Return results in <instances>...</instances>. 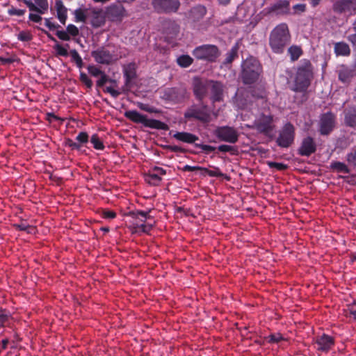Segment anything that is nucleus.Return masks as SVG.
Returning <instances> with one entry per match:
<instances>
[{"mask_svg": "<svg viewBox=\"0 0 356 356\" xmlns=\"http://www.w3.org/2000/svg\"><path fill=\"white\" fill-rule=\"evenodd\" d=\"M127 218L128 228L132 234H149L156 222L149 213L147 211L129 212Z\"/></svg>", "mask_w": 356, "mask_h": 356, "instance_id": "f257e3e1", "label": "nucleus"}, {"mask_svg": "<svg viewBox=\"0 0 356 356\" xmlns=\"http://www.w3.org/2000/svg\"><path fill=\"white\" fill-rule=\"evenodd\" d=\"M313 77L312 65L309 62L300 66L293 76L291 89L296 92H304L310 85Z\"/></svg>", "mask_w": 356, "mask_h": 356, "instance_id": "f03ea898", "label": "nucleus"}, {"mask_svg": "<svg viewBox=\"0 0 356 356\" xmlns=\"http://www.w3.org/2000/svg\"><path fill=\"white\" fill-rule=\"evenodd\" d=\"M290 35L286 24L277 26L270 34V45L275 53H281L289 42Z\"/></svg>", "mask_w": 356, "mask_h": 356, "instance_id": "7ed1b4c3", "label": "nucleus"}, {"mask_svg": "<svg viewBox=\"0 0 356 356\" xmlns=\"http://www.w3.org/2000/svg\"><path fill=\"white\" fill-rule=\"evenodd\" d=\"M242 77L245 83H252L255 81L261 71L258 60L254 58H247L242 65Z\"/></svg>", "mask_w": 356, "mask_h": 356, "instance_id": "20e7f679", "label": "nucleus"}, {"mask_svg": "<svg viewBox=\"0 0 356 356\" xmlns=\"http://www.w3.org/2000/svg\"><path fill=\"white\" fill-rule=\"evenodd\" d=\"M125 116L131 121L141 123L145 127L150 128L164 129L166 125L159 120L148 119L145 115L140 114L136 111H127Z\"/></svg>", "mask_w": 356, "mask_h": 356, "instance_id": "39448f33", "label": "nucleus"}, {"mask_svg": "<svg viewBox=\"0 0 356 356\" xmlns=\"http://www.w3.org/2000/svg\"><path fill=\"white\" fill-rule=\"evenodd\" d=\"M193 55L198 60L213 61L219 56L220 52L215 45L204 44L194 49Z\"/></svg>", "mask_w": 356, "mask_h": 356, "instance_id": "423d86ee", "label": "nucleus"}, {"mask_svg": "<svg viewBox=\"0 0 356 356\" xmlns=\"http://www.w3.org/2000/svg\"><path fill=\"white\" fill-rule=\"evenodd\" d=\"M152 4L159 13L176 12L180 5L178 0H153Z\"/></svg>", "mask_w": 356, "mask_h": 356, "instance_id": "0eeeda50", "label": "nucleus"}, {"mask_svg": "<svg viewBox=\"0 0 356 356\" xmlns=\"http://www.w3.org/2000/svg\"><path fill=\"white\" fill-rule=\"evenodd\" d=\"M215 134L221 140L234 143L238 140V132L230 127H220L216 129Z\"/></svg>", "mask_w": 356, "mask_h": 356, "instance_id": "6e6552de", "label": "nucleus"}, {"mask_svg": "<svg viewBox=\"0 0 356 356\" xmlns=\"http://www.w3.org/2000/svg\"><path fill=\"white\" fill-rule=\"evenodd\" d=\"M106 19V14L102 9L92 8L88 11V19L94 28L104 26Z\"/></svg>", "mask_w": 356, "mask_h": 356, "instance_id": "1a4fd4ad", "label": "nucleus"}, {"mask_svg": "<svg viewBox=\"0 0 356 356\" xmlns=\"http://www.w3.org/2000/svg\"><path fill=\"white\" fill-rule=\"evenodd\" d=\"M294 128L292 124H286L281 131L277 142L282 147H288L293 141Z\"/></svg>", "mask_w": 356, "mask_h": 356, "instance_id": "9d476101", "label": "nucleus"}, {"mask_svg": "<svg viewBox=\"0 0 356 356\" xmlns=\"http://www.w3.org/2000/svg\"><path fill=\"white\" fill-rule=\"evenodd\" d=\"M106 17L112 22H121L127 16L126 10L121 5L113 4L106 8Z\"/></svg>", "mask_w": 356, "mask_h": 356, "instance_id": "9b49d317", "label": "nucleus"}, {"mask_svg": "<svg viewBox=\"0 0 356 356\" xmlns=\"http://www.w3.org/2000/svg\"><path fill=\"white\" fill-rule=\"evenodd\" d=\"M253 127L260 132L268 133L273 128L272 116L268 114H262L255 120Z\"/></svg>", "mask_w": 356, "mask_h": 356, "instance_id": "f8f14e48", "label": "nucleus"}, {"mask_svg": "<svg viewBox=\"0 0 356 356\" xmlns=\"http://www.w3.org/2000/svg\"><path fill=\"white\" fill-rule=\"evenodd\" d=\"M356 76V65L353 66L341 65L338 69V76L342 83H348Z\"/></svg>", "mask_w": 356, "mask_h": 356, "instance_id": "ddd939ff", "label": "nucleus"}, {"mask_svg": "<svg viewBox=\"0 0 356 356\" xmlns=\"http://www.w3.org/2000/svg\"><path fill=\"white\" fill-rule=\"evenodd\" d=\"M210 80H201L195 79L193 82V90L195 95L199 99L203 98L210 90Z\"/></svg>", "mask_w": 356, "mask_h": 356, "instance_id": "4468645a", "label": "nucleus"}, {"mask_svg": "<svg viewBox=\"0 0 356 356\" xmlns=\"http://www.w3.org/2000/svg\"><path fill=\"white\" fill-rule=\"evenodd\" d=\"M185 117L195 118L202 121H207L209 116L206 107L198 108L194 106L186 112Z\"/></svg>", "mask_w": 356, "mask_h": 356, "instance_id": "2eb2a0df", "label": "nucleus"}, {"mask_svg": "<svg viewBox=\"0 0 356 356\" xmlns=\"http://www.w3.org/2000/svg\"><path fill=\"white\" fill-rule=\"evenodd\" d=\"M316 344L318 350L327 352L334 345V339L332 337L323 334L316 337Z\"/></svg>", "mask_w": 356, "mask_h": 356, "instance_id": "dca6fc26", "label": "nucleus"}, {"mask_svg": "<svg viewBox=\"0 0 356 356\" xmlns=\"http://www.w3.org/2000/svg\"><path fill=\"white\" fill-rule=\"evenodd\" d=\"M92 56L96 62L102 64H108L113 59V55L104 48L92 51Z\"/></svg>", "mask_w": 356, "mask_h": 356, "instance_id": "f3484780", "label": "nucleus"}, {"mask_svg": "<svg viewBox=\"0 0 356 356\" xmlns=\"http://www.w3.org/2000/svg\"><path fill=\"white\" fill-rule=\"evenodd\" d=\"M334 115L330 113L323 115L321 118L320 131L322 134H327L334 127Z\"/></svg>", "mask_w": 356, "mask_h": 356, "instance_id": "a211bd4d", "label": "nucleus"}, {"mask_svg": "<svg viewBox=\"0 0 356 356\" xmlns=\"http://www.w3.org/2000/svg\"><path fill=\"white\" fill-rule=\"evenodd\" d=\"M334 9L346 15H352L355 13V6L354 3L350 0H342L334 5Z\"/></svg>", "mask_w": 356, "mask_h": 356, "instance_id": "6ab92c4d", "label": "nucleus"}, {"mask_svg": "<svg viewBox=\"0 0 356 356\" xmlns=\"http://www.w3.org/2000/svg\"><path fill=\"white\" fill-rule=\"evenodd\" d=\"M210 91L211 93V99L213 102H220L222 99L223 88L220 83L211 81L210 83Z\"/></svg>", "mask_w": 356, "mask_h": 356, "instance_id": "aec40b11", "label": "nucleus"}, {"mask_svg": "<svg viewBox=\"0 0 356 356\" xmlns=\"http://www.w3.org/2000/svg\"><path fill=\"white\" fill-rule=\"evenodd\" d=\"M57 17L63 24H65L67 18V9L61 0H56L55 3Z\"/></svg>", "mask_w": 356, "mask_h": 356, "instance_id": "412c9836", "label": "nucleus"}, {"mask_svg": "<svg viewBox=\"0 0 356 356\" xmlns=\"http://www.w3.org/2000/svg\"><path fill=\"white\" fill-rule=\"evenodd\" d=\"M315 144L311 138H305L300 148V153L302 155L309 156L315 151Z\"/></svg>", "mask_w": 356, "mask_h": 356, "instance_id": "4be33fe9", "label": "nucleus"}, {"mask_svg": "<svg viewBox=\"0 0 356 356\" xmlns=\"http://www.w3.org/2000/svg\"><path fill=\"white\" fill-rule=\"evenodd\" d=\"M206 14V8L202 6H197L193 8L188 14V18L192 21H197L202 19Z\"/></svg>", "mask_w": 356, "mask_h": 356, "instance_id": "5701e85b", "label": "nucleus"}, {"mask_svg": "<svg viewBox=\"0 0 356 356\" xmlns=\"http://www.w3.org/2000/svg\"><path fill=\"white\" fill-rule=\"evenodd\" d=\"M345 123L350 127H356V107L345 111Z\"/></svg>", "mask_w": 356, "mask_h": 356, "instance_id": "b1692460", "label": "nucleus"}, {"mask_svg": "<svg viewBox=\"0 0 356 356\" xmlns=\"http://www.w3.org/2000/svg\"><path fill=\"white\" fill-rule=\"evenodd\" d=\"M173 137L178 140L188 143H193L198 139L196 136L186 132H177Z\"/></svg>", "mask_w": 356, "mask_h": 356, "instance_id": "393cba45", "label": "nucleus"}, {"mask_svg": "<svg viewBox=\"0 0 356 356\" xmlns=\"http://www.w3.org/2000/svg\"><path fill=\"white\" fill-rule=\"evenodd\" d=\"M33 7L29 8L31 11H35L40 14L45 13L49 8V3L47 0H34Z\"/></svg>", "mask_w": 356, "mask_h": 356, "instance_id": "a878e982", "label": "nucleus"}, {"mask_svg": "<svg viewBox=\"0 0 356 356\" xmlns=\"http://www.w3.org/2000/svg\"><path fill=\"white\" fill-rule=\"evenodd\" d=\"M334 53L337 56H346L350 55V49L349 46L343 42H337L334 44Z\"/></svg>", "mask_w": 356, "mask_h": 356, "instance_id": "bb28decb", "label": "nucleus"}, {"mask_svg": "<svg viewBox=\"0 0 356 356\" xmlns=\"http://www.w3.org/2000/svg\"><path fill=\"white\" fill-rule=\"evenodd\" d=\"M53 40L56 42L54 49L56 51V54L65 57L67 56L69 54L67 51L69 44H66L65 46H62L60 44L56 42L55 39H53Z\"/></svg>", "mask_w": 356, "mask_h": 356, "instance_id": "cd10ccee", "label": "nucleus"}, {"mask_svg": "<svg viewBox=\"0 0 356 356\" xmlns=\"http://www.w3.org/2000/svg\"><path fill=\"white\" fill-rule=\"evenodd\" d=\"M75 22H86L88 19V12L86 10L78 8L76 9L74 12Z\"/></svg>", "mask_w": 356, "mask_h": 356, "instance_id": "c85d7f7f", "label": "nucleus"}, {"mask_svg": "<svg viewBox=\"0 0 356 356\" xmlns=\"http://www.w3.org/2000/svg\"><path fill=\"white\" fill-rule=\"evenodd\" d=\"M289 2L287 0H281L274 5V10L278 13H287L289 11Z\"/></svg>", "mask_w": 356, "mask_h": 356, "instance_id": "c756f323", "label": "nucleus"}, {"mask_svg": "<svg viewBox=\"0 0 356 356\" xmlns=\"http://www.w3.org/2000/svg\"><path fill=\"white\" fill-rule=\"evenodd\" d=\"M193 58L188 55H181L177 59V63L182 67H187L193 63Z\"/></svg>", "mask_w": 356, "mask_h": 356, "instance_id": "7c9ffc66", "label": "nucleus"}, {"mask_svg": "<svg viewBox=\"0 0 356 356\" xmlns=\"http://www.w3.org/2000/svg\"><path fill=\"white\" fill-rule=\"evenodd\" d=\"M288 52L290 54L291 58L293 60H296L301 56L302 49L300 47L293 45L289 48Z\"/></svg>", "mask_w": 356, "mask_h": 356, "instance_id": "2f4dec72", "label": "nucleus"}, {"mask_svg": "<svg viewBox=\"0 0 356 356\" xmlns=\"http://www.w3.org/2000/svg\"><path fill=\"white\" fill-rule=\"evenodd\" d=\"M146 181L152 185H157L161 180V177L156 173L151 172L146 177Z\"/></svg>", "mask_w": 356, "mask_h": 356, "instance_id": "473e14b6", "label": "nucleus"}, {"mask_svg": "<svg viewBox=\"0 0 356 356\" xmlns=\"http://www.w3.org/2000/svg\"><path fill=\"white\" fill-rule=\"evenodd\" d=\"M90 142L96 149H103L104 147L102 142L96 134L92 136Z\"/></svg>", "mask_w": 356, "mask_h": 356, "instance_id": "72a5a7b5", "label": "nucleus"}, {"mask_svg": "<svg viewBox=\"0 0 356 356\" xmlns=\"http://www.w3.org/2000/svg\"><path fill=\"white\" fill-rule=\"evenodd\" d=\"M70 54L72 60L76 63L79 67H81L83 64V60L76 50H71Z\"/></svg>", "mask_w": 356, "mask_h": 356, "instance_id": "f704fd0d", "label": "nucleus"}, {"mask_svg": "<svg viewBox=\"0 0 356 356\" xmlns=\"http://www.w3.org/2000/svg\"><path fill=\"white\" fill-rule=\"evenodd\" d=\"M26 10L24 9H17L14 6H11L10 8L8 10V14L10 16H22L25 14Z\"/></svg>", "mask_w": 356, "mask_h": 356, "instance_id": "c9c22d12", "label": "nucleus"}, {"mask_svg": "<svg viewBox=\"0 0 356 356\" xmlns=\"http://www.w3.org/2000/svg\"><path fill=\"white\" fill-rule=\"evenodd\" d=\"M268 339L269 342L275 343H278L284 340L282 335L280 333H275V334H270L268 337Z\"/></svg>", "mask_w": 356, "mask_h": 356, "instance_id": "e433bc0d", "label": "nucleus"}, {"mask_svg": "<svg viewBox=\"0 0 356 356\" xmlns=\"http://www.w3.org/2000/svg\"><path fill=\"white\" fill-rule=\"evenodd\" d=\"M31 34L29 31H21L17 35L18 40L26 42L31 40Z\"/></svg>", "mask_w": 356, "mask_h": 356, "instance_id": "4c0bfd02", "label": "nucleus"}, {"mask_svg": "<svg viewBox=\"0 0 356 356\" xmlns=\"http://www.w3.org/2000/svg\"><path fill=\"white\" fill-rule=\"evenodd\" d=\"M10 315L8 312L5 310L0 309V327L4 325V324L8 321Z\"/></svg>", "mask_w": 356, "mask_h": 356, "instance_id": "58836bf2", "label": "nucleus"}, {"mask_svg": "<svg viewBox=\"0 0 356 356\" xmlns=\"http://www.w3.org/2000/svg\"><path fill=\"white\" fill-rule=\"evenodd\" d=\"M88 72L93 76H99L103 72L95 65H89L88 67Z\"/></svg>", "mask_w": 356, "mask_h": 356, "instance_id": "ea45409f", "label": "nucleus"}, {"mask_svg": "<svg viewBox=\"0 0 356 356\" xmlns=\"http://www.w3.org/2000/svg\"><path fill=\"white\" fill-rule=\"evenodd\" d=\"M236 56H237V48L236 47H234L230 50V51L228 52V54L227 55V58L225 59V62L227 63H230Z\"/></svg>", "mask_w": 356, "mask_h": 356, "instance_id": "a19ab883", "label": "nucleus"}, {"mask_svg": "<svg viewBox=\"0 0 356 356\" xmlns=\"http://www.w3.org/2000/svg\"><path fill=\"white\" fill-rule=\"evenodd\" d=\"M67 32L68 35L72 36H76L79 35V31L78 28L74 24H69L67 26Z\"/></svg>", "mask_w": 356, "mask_h": 356, "instance_id": "79ce46f5", "label": "nucleus"}, {"mask_svg": "<svg viewBox=\"0 0 356 356\" xmlns=\"http://www.w3.org/2000/svg\"><path fill=\"white\" fill-rule=\"evenodd\" d=\"M80 79L88 88L92 87V82L86 74L81 73Z\"/></svg>", "mask_w": 356, "mask_h": 356, "instance_id": "37998d69", "label": "nucleus"}, {"mask_svg": "<svg viewBox=\"0 0 356 356\" xmlns=\"http://www.w3.org/2000/svg\"><path fill=\"white\" fill-rule=\"evenodd\" d=\"M56 35L62 40L68 41L70 40V37L67 31H58L56 32Z\"/></svg>", "mask_w": 356, "mask_h": 356, "instance_id": "c03bdc74", "label": "nucleus"}, {"mask_svg": "<svg viewBox=\"0 0 356 356\" xmlns=\"http://www.w3.org/2000/svg\"><path fill=\"white\" fill-rule=\"evenodd\" d=\"M268 165L271 168H275L277 170H282L286 168V165L282 163L270 162Z\"/></svg>", "mask_w": 356, "mask_h": 356, "instance_id": "a18cd8bd", "label": "nucleus"}, {"mask_svg": "<svg viewBox=\"0 0 356 356\" xmlns=\"http://www.w3.org/2000/svg\"><path fill=\"white\" fill-rule=\"evenodd\" d=\"M106 91L107 92L110 93L111 95V96L113 97H117L120 94V92L119 90L115 89L112 86H107L106 88Z\"/></svg>", "mask_w": 356, "mask_h": 356, "instance_id": "49530a36", "label": "nucleus"}, {"mask_svg": "<svg viewBox=\"0 0 356 356\" xmlns=\"http://www.w3.org/2000/svg\"><path fill=\"white\" fill-rule=\"evenodd\" d=\"M88 136L85 132H81L79 134V135L76 136V140L80 142L81 143H84L88 141Z\"/></svg>", "mask_w": 356, "mask_h": 356, "instance_id": "de8ad7c7", "label": "nucleus"}, {"mask_svg": "<svg viewBox=\"0 0 356 356\" xmlns=\"http://www.w3.org/2000/svg\"><path fill=\"white\" fill-rule=\"evenodd\" d=\"M99 76L100 79L97 81V85L101 87L103 86L108 81V77L104 74V72L102 73Z\"/></svg>", "mask_w": 356, "mask_h": 356, "instance_id": "09e8293b", "label": "nucleus"}, {"mask_svg": "<svg viewBox=\"0 0 356 356\" xmlns=\"http://www.w3.org/2000/svg\"><path fill=\"white\" fill-rule=\"evenodd\" d=\"M334 168L339 172H348V170L347 166L342 163H337L334 164Z\"/></svg>", "mask_w": 356, "mask_h": 356, "instance_id": "8fccbe9b", "label": "nucleus"}, {"mask_svg": "<svg viewBox=\"0 0 356 356\" xmlns=\"http://www.w3.org/2000/svg\"><path fill=\"white\" fill-rule=\"evenodd\" d=\"M138 107L145 111L149 112V113H154L155 112V109L153 107L149 106L147 104H144L142 103L138 104Z\"/></svg>", "mask_w": 356, "mask_h": 356, "instance_id": "3c124183", "label": "nucleus"}, {"mask_svg": "<svg viewBox=\"0 0 356 356\" xmlns=\"http://www.w3.org/2000/svg\"><path fill=\"white\" fill-rule=\"evenodd\" d=\"M348 161L353 164L356 165V152H350L347 156Z\"/></svg>", "mask_w": 356, "mask_h": 356, "instance_id": "603ef678", "label": "nucleus"}, {"mask_svg": "<svg viewBox=\"0 0 356 356\" xmlns=\"http://www.w3.org/2000/svg\"><path fill=\"white\" fill-rule=\"evenodd\" d=\"M116 214L114 211H103V217L107 219H113L115 217Z\"/></svg>", "mask_w": 356, "mask_h": 356, "instance_id": "864d4df0", "label": "nucleus"}, {"mask_svg": "<svg viewBox=\"0 0 356 356\" xmlns=\"http://www.w3.org/2000/svg\"><path fill=\"white\" fill-rule=\"evenodd\" d=\"M29 18L30 20L36 23H38L42 20V17L39 15L35 13H30Z\"/></svg>", "mask_w": 356, "mask_h": 356, "instance_id": "5fc2aeb1", "label": "nucleus"}, {"mask_svg": "<svg viewBox=\"0 0 356 356\" xmlns=\"http://www.w3.org/2000/svg\"><path fill=\"white\" fill-rule=\"evenodd\" d=\"M200 147L206 152H211L215 150V147L208 145H201Z\"/></svg>", "mask_w": 356, "mask_h": 356, "instance_id": "6e6d98bb", "label": "nucleus"}, {"mask_svg": "<svg viewBox=\"0 0 356 356\" xmlns=\"http://www.w3.org/2000/svg\"><path fill=\"white\" fill-rule=\"evenodd\" d=\"M152 172L159 175V177L165 174V170L160 167H154L152 170Z\"/></svg>", "mask_w": 356, "mask_h": 356, "instance_id": "4d7b16f0", "label": "nucleus"}, {"mask_svg": "<svg viewBox=\"0 0 356 356\" xmlns=\"http://www.w3.org/2000/svg\"><path fill=\"white\" fill-rule=\"evenodd\" d=\"M218 150L222 152H227L231 151L232 147L227 145H221L218 147Z\"/></svg>", "mask_w": 356, "mask_h": 356, "instance_id": "13d9d810", "label": "nucleus"}, {"mask_svg": "<svg viewBox=\"0 0 356 356\" xmlns=\"http://www.w3.org/2000/svg\"><path fill=\"white\" fill-rule=\"evenodd\" d=\"M45 25L50 29H55L57 28V25L52 22L50 19H45Z\"/></svg>", "mask_w": 356, "mask_h": 356, "instance_id": "bf43d9fd", "label": "nucleus"}, {"mask_svg": "<svg viewBox=\"0 0 356 356\" xmlns=\"http://www.w3.org/2000/svg\"><path fill=\"white\" fill-rule=\"evenodd\" d=\"M350 313L353 317L356 319V303L351 305L349 308Z\"/></svg>", "mask_w": 356, "mask_h": 356, "instance_id": "052dcab7", "label": "nucleus"}, {"mask_svg": "<svg viewBox=\"0 0 356 356\" xmlns=\"http://www.w3.org/2000/svg\"><path fill=\"white\" fill-rule=\"evenodd\" d=\"M8 343V339H3L2 340L1 342H0V353L6 348L7 347V345Z\"/></svg>", "mask_w": 356, "mask_h": 356, "instance_id": "680f3d73", "label": "nucleus"}, {"mask_svg": "<svg viewBox=\"0 0 356 356\" xmlns=\"http://www.w3.org/2000/svg\"><path fill=\"white\" fill-rule=\"evenodd\" d=\"M18 1H23L29 8L33 7V3L31 0H17Z\"/></svg>", "mask_w": 356, "mask_h": 356, "instance_id": "e2e57ef3", "label": "nucleus"}, {"mask_svg": "<svg viewBox=\"0 0 356 356\" xmlns=\"http://www.w3.org/2000/svg\"><path fill=\"white\" fill-rule=\"evenodd\" d=\"M294 9L303 12L305 9V6L304 4H297L294 6Z\"/></svg>", "mask_w": 356, "mask_h": 356, "instance_id": "0e129e2a", "label": "nucleus"}, {"mask_svg": "<svg viewBox=\"0 0 356 356\" xmlns=\"http://www.w3.org/2000/svg\"><path fill=\"white\" fill-rule=\"evenodd\" d=\"M0 60L3 63H10L12 62V59L11 58H4L1 56H0Z\"/></svg>", "mask_w": 356, "mask_h": 356, "instance_id": "69168bd1", "label": "nucleus"}, {"mask_svg": "<svg viewBox=\"0 0 356 356\" xmlns=\"http://www.w3.org/2000/svg\"><path fill=\"white\" fill-rule=\"evenodd\" d=\"M196 168H197L195 166H191V165H185V167H184V169L188 171H193Z\"/></svg>", "mask_w": 356, "mask_h": 356, "instance_id": "338daca9", "label": "nucleus"}, {"mask_svg": "<svg viewBox=\"0 0 356 356\" xmlns=\"http://www.w3.org/2000/svg\"><path fill=\"white\" fill-rule=\"evenodd\" d=\"M309 1H310V3L312 5V6L314 7L319 3L321 0H309Z\"/></svg>", "mask_w": 356, "mask_h": 356, "instance_id": "774afa93", "label": "nucleus"}]
</instances>
